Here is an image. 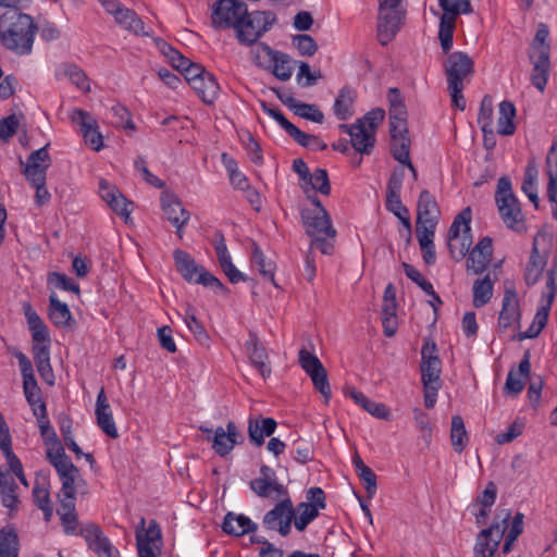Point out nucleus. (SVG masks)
<instances>
[{"mask_svg":"<svg viewBox=\"0 0 557 557\" xmlns=\"http://www.w3.org/2000/svg\"><path fill=\"white\" fill-rule=\"evenodd\" d=\"M249 485L259 497L269 498L274 493L275 498H282L273 509L264 515L262 523L265 529L287 536L290 533L295 509L292 499L287 496V488L278 482L275 471L269 466H261L260 476L251 480Z\"/></svg>","mask_w":557,"mask_h":557,"instance_id":"1","label":"nucleus"},{"mask_svg":"<svg viewBox=\"0 0 557 557\" xmlns=\"http://www.w3.org/2000/svg\"><path fill=\"white\" fill-rule=\"evenodd\" d=\"M510 519L509 510H500L492 524L478 533L473 557H504L511 552L513 543L523 532V515L517 512L509 523Z\"/></svg>","mask_w":557,"mask_h":557,"instance_id":"2","label":"nucleus"},{"mask_svg":"<svg viewBox=\"0 0 557 557\" xmlns=\"http://www.w3.org/2000/svg\"><path fill=\"white\" fill-rule=\"evenodd\" d=\"M37 30L33 17L16 9L8 10L0 16V42L15 54L27 55L32 52Z\"/></svg>","mask_w":557,"mask_h":557,"instance_id":"3","label":"nucleus"},{"mask_svg":"<svg viewBox=\"0 0 557 557\" xmlns=\"http://www.w3.org/2000/svg\"><path fill=\"white\" fill-rule=\"evenodd\" d=\"M23 312L27 320L28 329L33 337V354L37 371L41 379L52 385L54 374L50 364L49 345L50 335L47 325L34 310L29 302L23 304Z\"/></svg>","mask_w":557,"mask_h":557,"instance_id":"4","label":"nucleus"},{"mask_svg":"<svg viewBox=\"0 0 557 557\" xmlns=\"http://www.w3.org/2000/svg\"><path fill=\"white\" fill-rule=\"evenodd\" d=\"M443 70L447 81V90L451 97L454 107L463 111L466 99L462 95L465 82H468L474 73V61L463 51L449 53L443 62Z\"/></svg>","mask_w":557,"mask_h":557,"instance_id":"5","label":"nucleus"},{"mask_svg":"<svg viewBox=\"0 0 557 557\" xmlns=\"http://www.w3.org/2000/svg\"><path fill=\"white\" fill-rule=\"evenodd\" d=\"M300 215L305 232L311 237L310 249L315 247L322 253L331 255L336 230L333 227L329 212L326 210H320L319 212L301 211Z\"/></svg>","mask_w":557,"mask_h":557,"instance_id":"6","label":"nucleus"},{"mask_svg":"<svg viewBox=\"0 0 557 557\" xmlns=\"http://www.w3.org/2000/svg\"><path fill=\"white\" fill-rule=\"evenodd\" d=\"M549 30L546 24H540L531 44L529 59L533 65L531 73L532 85L541 92L544 91L550 72V46L547 42Z\"/></svg>","mask_w":557,"mask_h":557,"instance_id":"7","label":"nucleus"},{"mask_svg":"<svg viewBox=\"0 0 557 557\" xmlns=\"http://www.w3.org/2000/svg\"><path fill=\"white\" fill-rule=\"evenodd\" d=\"M497 209L504 224L516 232L525 230L524 216L517 197L512 193L511 182L502 176L497 182L495 194Z\"/></svg>","mask_w":557,"mask_h":557,"instance_id":"8","label":"nucleus"},{"mask_svg":"<svg viewBox=\"0 0 557 557\" xmlns=\"http://www.w3.org/2000/svg\"><path fill=\"white\" fill-rule=\"evenodd\" d=\"M62 483L59 494L60 506L57 510L60 516L61 523L66 534H74L77 528V516L75 513V493L85 481L82 479L81 472L65 474L59 476Z\"/></svg>","mask_w":557,"mask_h":557,"instance_id":"9","label":"nucleus"},{"mask_svg":"<svg viewBox=\"0 0 557 557\" xmlns=\"http://www.w3.org/2000/svg\"><path fill=\"white\" fill-rule=\"evenodd\" d=\"M377 39L382 46H386L400 29L406 9L404 0H377Z\"/></svg>","mask_w":557,"mask_h":557,"instance_id":"10","label":"nucleus"},{"mask_svg":"<svg viewBox=\"0 0 557 557\" xmlns=\"http://www.w3.org/2000/svg\"><path fill=\"white\" fill-rule=\"evenodd\" d=\"M276 22V15L272 11H247V14L240 20L235 29L236 38L242 45L251 46L270 30Z\"/></svg>","mask_w":557,"mask_h":557,"instance_id":"11","label":"nucleus"},{"mask_svg":"<svg viewBox=\"0 0 557 557\" xmlns=\"http://www.w3.org/2000/svg\"><path fill=\"white\" fill-rule=\"evenodd\" d=\"M470 222L471 209L467 207L456 215L448 230V249L451 258L457 261L466 257L472 245Z\"/></svg>","mask_w":557,"mask_h":557,"instance_id":"12","label":"nucleus"},{"mask_svg":"<svg viewBox=\"0 0 557 557\" xmlns=\"http://www.w3.org/2000/svg\"><path fill=\"white\" fill-rule=\"evenodd\" d=\"M40 435L47 446L46 457L55 469L59 476L79 472V469L72 462L51 425L40 429Z\"/></svg>","mask_w":557,"mask_h":557,"instance_id":"13","label":"nucleus"},{"mask_svg":"<svg viewBox=\"0 0 557 557\" xmlns=\"http://www.w3.org/2000/svg\"><path fill=\"white\" fill-rule=\"evenodd\" d=\"M159 47L172 66L184 74L185 79L190 84L193 89H199L202 85V75H207L208 72H206L200 64L193 63L169 44L162 42Z\"/></svg>","mask_w":557,"mask_h":557,"instance_id":"14","label":"nucleus"},{"mask_svg":"<svg viewBox=\"0 0 557 557\" xmlns=\"http://www.w3.org/2000/svg\"><path fill=\"white\" fill-rule=\"evenodd\" d=\"M247 4L240 0H218L211 15L216 28L236 29L240 20L247 14Z\"/></svg>","mask_w":557,"mask_h":557,"instance_id":"15","label":"nucleus"},{"mask_svg":"<svg viewBox=\"0 0 557 557\" xmlns=\"http://www.w3.org/2000/svg\"><path fill=\"white\" fill-rule=\"evenodd\" d=\"M552 244V238L543 234H537L533 240L531 256L524 272V280L528 285L535 284L547 262V248Z\"/></svg>","mask_w":557,"mask_h":557,"instance_id":"16","label":"nucleus"},{"mask_svg":"<svg viewBox=\"0 0 557 557\" xmlns=\"http://www.w3.org/2000/svg\"><path fill=\"white\" fill-rule=\"evenodd\" d=\"M521 311L519 297L513 282L505 281L502 310L498 317V327L502 331L515 327L520 323Z\"/></svg>","mask_w":557,"mask_h":557,"instance_id":"17","label":"nucleus"},{"mask_svg":"<svg viewBox=\"0 0 557 557\" xmlns=\"http://www.w3.org/2000/svg\"><path fill=\"white\" fill-rule=\"evenodd\" d=\"M48 146L49 144L33 151L27 157L26 162L20 158L22 173L25 175L28 183H42V181H46L47 170L51 165V158L48 152Z\"/></svg>","mask_w":557,"mask_h":557,"instance_id":"18","label":"nucleus"},{"mask_svg":"<svg viewBox=\"0 0 557 557\" xmlns=\"http://www.w3.org/2000/svg\"><path fill=\"white\" fill-rule=\"evenodd\" d=\"M441 360L434 341L428 338L421 348V376L422 383H440Z\"/></svg>","mask_w":557,"mask_h":557,"instance_id":"19","label":"nucleus"},{"mask_svg":"<svg viewBox=\"0 0 557 557\" xmlns=\"http://www.w3.org/2000/svg\"><path fill=\"white\" fill-rule=\"evenodd\" d=\"M88 546L95 550L99 557H120L119 550L104 536L100 528L96 524H88L81 530Z\"/></svg>","mask_w":557,"mask_h":557,"instance_id":"20","label":"nucleus"},{"mask_svg":"<svg viewBox=\"0 0 557 557\" xmlns=\"http://www.w3.org/2000/svg\"><path fill=\"white\" fill-rule=\"evenodd\" d=\"M261 49L268 57V70H271V73L277 79L282 82L288 81L294 71L292 58L284 52L272 49L267 44H262Z\"/></svg>","mask_w":557,"mask_h":557,"instance_id":"21","label":"nucleus"},{"mask_svg":"<svg viewBox=\"0 0 557 557\" xmlns=\"http://www.w3.org/2000/svg\"><path fill=\"white\" fill-rule=\"evenodd\" d=\"M440 216L441 210L435 197L428 189H423L417 203V224L436 227Z\"/></svg>","mask_w":557,"mask_h":557,"instance_id":"22","label":"nucleus"},{"mask_svg":"<svg viewBox=\"0 0 557 557\" xmlns=\"http://www.w3.org/2000/svg\"><path fill=\"white\" fill-rule=\"evenodd\" d=\"M468 253L467 270L473 274H482L492 259V239L483 237Z\"/></svg>","mask_w":557,"mask_h":557,"instance_id":"23","label":"nucleus"},{"mask_svg":"<svg viewBox=\"0 0 557 557\" xmlns=\"http://www.w3.org/2000/svg\"><path fill=\"white\" fill-rule=\"evenodd\" d=\"M339 129L349 134L350 143L356 152L360 154H370L375 145V137L367 132L361 123L351 125L341 124Z\"/></svg>","mask_w":557,"mask_h":557,"instance_id":"24","label":"nucleus"},{"mask_svg":"<svg viewBox=\"0 0 557 557\" xmlns=\"http://www.w3.org/2000/svg\"><path fill=\"white\" fill-rule=\"evenodd\" d=\"M100 197L108 203V206L119 215L129 216L131 210L128 209L131 202L120 193V190L110 185L107 181L99 182Z\"/></svg>","mask_w":557,"mask_h":557,"instance_id":"25","label":"nucleus"},{"mask_svg":"<svg viewBox=\"0 0 557 557\" xmlns=\"http://www.w3.org/2000/svg\"><path fill=\"white\" fill-rule=\"evenodd\" d=\"M239 433L236 424L233 421H228L226 430L219 426L214 431L212 437V449L220 456H225L234 448L237 443Z\"/></svg>","mask_w":557,"mask_h":557,"instance_id":"26","label":"nucleus"},{"mask_svg":"<svg viewBox=\"0 0 557 557\" xmlns=\"http://www.w3.org/2000/svg\"><path fill=\"white\" fill-rule=\"evenodd\" d=\"M245 348L255 368L260 372L262 377H268L271 374V368L268 364L269 357L265 348L260 345L256 333L249 332V339L245 343Z\"/></svg>","mask_w":557,"mask_h":557,"instance_id":"27","label":"nucleus"},{"mask_svg":"<svg viewBox=\"0 0 557 557\" xmlns=\"http://www.w3.org/2000/svg\"><path fill=\"white\" fill-rule=\"evenodd\" d=\"M97 423L99 428L110 437L116 438L119 436L117 429L115 426V422L112 417V412L110 410V405L108 403L104 389L101 388L96 401V410Z\"/></svg>","mask_w":557,"mask_h":557,"instance_id":"28","label":"nucleus"},{"mask_svg":"<svg viewBox=\"0 0 557 557\" xmlns=\"http://www.w3.org/2000/svg\"><path fill=\"white\" fill-rule=\"evenodd\" d=\"M222 530L234 536H242L257 530V524L245 515L227 512L222 523Z\"/></svg>","mask_w":557,"mask_h":557,"instance_id":"29","label":"nucleus"},{"mask_svg":"<svg viewBox=\"0 0 557 557\" xmlns=\"http://www.w3.org/2000/svg\"><path fill=\"white\" fill-rule=\"evenodd\" d=\"M160 203L164 219H166L171 224H177L180 218H184V213H189V211L183 207L180 198L168 190L162 191Z\"/></svg>","mask_w":557,"mask_h":557,"instance_id":"30","label":"nucleus"},{"mask_svg":"<svg viewBox=\"0 0 557 557\" xmlns=\"http://www.w3.org/2000/svg\"><path fill=\"white\" fill-rule=\"evenodd\" d=\"M16 490L14 478L9 472L0 470V499L2 505L10 510H15L20 503Z\"/></svg>","mask_w":557,"mask_h":557,"instance_id":"31","label":"nucleus"},{"mask_svg":"<svg viewBox=\"0 0 557 557\" xmlns=\"http://www.w3.org/2000/svg\"><path fill=\"white\" fill-rule=\"evenodd\" d=\"M49 319L58 327H69L74 322L69 306L57 298L53 293L49 297Z\"/></svg>","mask_w":557,"mask_h":557,"instance_id":"32","label":"nucleus"},{"mask_svg":"<svg viewBox=\"0 0 557 557\" xmlns=\"http://www.w3.org/2000/svg\"><path fill=\"white\" fill-rule=\"evenodd\" d=\"M356 99V90L349 86L343 87L334 102V113L338 120L345 121L352 116V104Z\"/></svg>","mask_w":557,"mask_h":557,"instance_id":"33","label":"nucleus"},{"mask_svg":"<svg viewBox=\"0 0 557 557\" xmlns=\"http://www.w3.org/2000/svg\"><path fill=\"white\" fill-rule=\"evenodd\" d=\"M276 421L273 418H264L259 421L250 419L248 422V434L251 442L257 446L264 443V436H271L276 429Z\"/></svg>","mask_w":557,"mask_h":557,"instance_id":"34","label":"nucleus"},{"mask_svg":"<svg viewBox=\"0 0 557 557\" xmlns=\"http://www.w3.org/2000/svg\"><path fill=\"white\" fill-rule=\"evenodd\" d=\"M515 116V104L511 101H502L498 106L497 133L505 136L512 135L516 131Z\"/></svg>","mask_w":557,"mask_h":557,"instance_id":"35","label":"nucleus"},{"mask_svg":"<svg viewBox=\"0 0 557 557\" xmlns=\"http://www.w3.org/2000/svg\"><path fill=\"white\" fill-rule=\"evenodd\" d=\"M174 259L176 268L182 276L186 281L194 283L200 272L201 265H198L189 253L181 249H176L174 251Z\"/></svg>","mask_w":557,"mask_h":557,"instance_id":"36","label":"nucleus"},{"mask_svg":"<svg viewBox=\"0 0 557 557\" xmlns=\"http://www.w3.org/2000/svg\"><path fill=\"white\" fill-rule=\"evenodd\" d=\"M391 133V153L399 163L410 159V138L407 132Z\"/></svg>","mask_w":557,"mask_h":557,"instance_id":"37","label":"nucleus"},{"mask_svg":"<svg viewBox=\"0 0 557 557\" xmlns=\"http://www.w3.org/2000/svg\"><path fill=\"white\" fill-rule=\"evenodd\" d=\"M114 20L123 28L134 33L135 35H148V33L145 32L144 22L131 9L123 7L114 16Z\"/></svg>","mask_w":557,"mask_h":557,"instance_id":"38","label":"nucleus"},{"mask_svg":"<svg viewBox=\"0 0 557 557\" xmlns=\"http://www.w3.org/2000/svg\"><path fill=\"white\" fill-rule=\"evenodd\" d=\"M354 466L356 468V472L360 480L363 482L364 490L367 492V496L372 498L376 493V474L374 471L369 468L360 458L359 455H356L352 458Z\"/></svg>","mask_w":557,"mask_h":557,"instance_id":"39","label":"nucleus"},{"mask_svg":"<svg viewBox=\"0 0 557 557\" xmlns=\"http://www.w3.org/2000/svg\"><path fill=\"white\" fill-rule=\"evenodd\" d=\"M493 286L494 283L490 274H486L484 277L474 281L472 292L473 306L475 308H481L491 300L493 296Z\"/></svg>","mask_w":557,"mask_h":557,"instance_id":"40","label":"nucleus"},{"mask_svg":"<svg viewBox=\"0 0 557 557\" xmlns=\"http://www.w3.org/2000/svg\"><path fill=\"white\" fill-rule=\"evenodd\" d=\"M183 319L188 330L194 334L196 341L201 346L209 347L210 336L202 323L196 318L191 307L186 308Z\"/></svg>","mask_w":557,"mask_h":557,"instance_id":"41","label":"nucleus"},{"mask_svg":"<svg viewBox=\"0 0 557 557\" xmlns=\"http://www.w3.org/2000/svg\"><path fill=\"white\" fill-rule=\"evenodd\" d=\"M450 441L455 451L458 454L465 449L469 441L461 416L457 414L451 418Z\"/></svg>","mask_w":557,"mask_h":557,"instance_id":"42","label":"nucleus"},{"mask_svg":"<svg viewBox=\"0 0 557 557\" xmlns=\"http://www.w3.org/2000/svg\"><path fill=\"white\" fill-rule=\"evenodd\" d=\"M62 73L66 76L72 84L84 92L90 91V82L86 73L78 65L74 63H64L62 65Z\"/></svg>","mask_w":557,"mask_h":557,"instance_id":"43","label":"nucleus"},{"mask_svg":"<svg viewBox=\"0 0 557 557\" xmlns=\"http://www.w3.org/2000/svg\"><path fill=\"white\" fill-rule=\"evenodd\" d=\"M456 25V18L448 16V14H442L440 21L438 39L443 52L448 53L453 47L454 29Z\"/></svg>","mask_w":557,"mask_h":557,"instance_id":"44","label":"nucleus"},{"mask_svg":"<svg viewBox=\"0 0 557 557\" xmlns=\"http://www.w3.org/2000/svg\"><path fill=\"white\" fill-rule=\"evenodd\" d=\"M493 100L492 97L486 95L483 97L480 106V111L478 115V123L481 126L482 132L487 135L494 134L493 128Z\"/></svg>","mask_w":557,"mask_h":557,"instance_id":"45","label":"nucleus"},{"mask_svg":"<svg viewBox=\"0 0 557 557\" xmlns=\"http://www.w3.org/2000/svg\"><path fill=\"white\" fill-rule=\"evenodd\" d=\"M33 498L35 505L42 510L45 515V520L48 522L50 521L53 512L52 504L50 500V493L48 487L40 485L38 482H36L34 488H33Z\"/></svg>","mask_w":557,"mask_h":557,"instance_id":"46","label":"nucleus"},{"mask_svg":"<svg viewBox=\"0 0 557 557\" xmlns=\"http://www.w3.org/2000/svg\"><path fill=\"white\" fill-rule=\"evenodd\" d=\"M252 263L257 267L259 273L264 280H268L275 284L274 281V269L275 265L272 261H268L260 247L253 244L252 248Z\"/></svg>","mask_w":557,"mask_h":557,"instance_id":"47","label":"nucleus"},{"mask_svg":"<svg viewBox=\"0 0 557 557\" xmlns=\"http://www.w3.org/2000/svg\"><path fill=\"white\" fill-rule=\"evenodd\" d=\"M288 135L300 146L314 151L324 150L327 147L326 144L323 143L318 136L307 134L300 131L296 125L293 127V131L288 133Z\"/></svg>","mask_w":557,"mask_h":557,"instance_id":"48","label":"nucleus"},{"mask_svg":"<svg viewBox=\"0 0 557 557\" xmlns=\"http://www.w3.org/2000/svg\"><path fill=\"white\" fill-rule=\"evenodd\" d=\"M297 516L294 517L295 528L298 531H304L307 525L319 516L317 506H311L309 503H300L297 506Z\"/></svg>","mask_w":557,"mask_h":557,"instance_id":"49","label":"nucleus"},{"mask_svg":"<svg viewBox=\"0 0 557 557\" xmlns=\"http://www.w3.org/2000/svg\"><path fill=\"white\" fill-rule=\"evenodd\" d=\"M18 537L12 530H0V557H17Z\"/></svg>","mask_w":557,"mask_h":557,"instance_id":"50","label":"nucleus"},{"mask_svg":"<svg viewBox=\"0 0 557 557\" xmlns=\"http://www.w3.org/2000/svg\"><path fill=\"white\" fill-rule=\"evenodd\" d=\"M201 83L202 85L200 88L194 90L199 95L203 102L212 103L216 99L220 89L216 79L212 74L208 73L207 75H202Z\"/></svg>","mask_w":557,"mask_h":557,"instance_id":"51","label":"nucleus"},{"mask_svg":"<svg viewBox=\"0 0 557 557\" xmlns=\"http://www.w3.org/2000/svg\"><path fill=\"white\" fill-rule=\"evenodd\" d=\"M386 209L397 216L403 225L410 232L411 222L409 210L403 205L400 196H386Z\"/></svg>","mask_w":557,"mask_h":557,"instance_id":"52","label":"nucleus"},{"mask_svg":"<svg viewBox=\"0 0 557 557\" xmlns=\"http://www.w3.org/2000/svg\"><path fill=\"white\" fill-rule=\"evenodd\" d=\"M549 311L546 308L540 307L535 313L534 320L531 323V325L528 327V330L523 333H520L519 339H525V338H535L539 336V334L543 331V329L546 326Z\"/></svg>","mask_w":557,"mask_h":557,"instance_id":"53","label":"nucleus"},{"mask_svg":"<svg viewBox=\"0 0 557 557\" xmlns=\"http://www.w3.org/2000/svg\"><path fill=\"white\" fill-rule=\"evenodd\" d=\"M290 110L296 115L314 123H322L324 120L323 112L315 104L296 101Z\"/></svg>","mask_w":557,"mask_h":557,"instance_id":"54","label":"nucleus"},{"mask_svg":"<svg viewBox=\"0 0 557 557\" xmlns=\"http://www.w3.org/2000/svg\"><path fill=\"white\" fill-rule=\"evenodd\" d=\"M440 7L453 18H457L459 14H468L472 12L470 0H438Z\"/></svg>","mask_w":557,"mask_h":557,"instance_id":"55","label":"nucleus"},{"mask_svg":"<svg viewBox=\"0 0 557 557\" xmlns=\"http://www.w3.org/2000/svg\"><path fill=\"white\" fill-rule=\"evenodd\" d=\"M111 124L115 127H123L127 129H135V124L132 121V114L128 109L120 103L110 109Z\"/></svg>","mask_w":557,"mask_h":557,"instance_id":"56","label":"nucleus"},{"mask_svg":"<svg viewBox=\"0 0 557 557\" xmlns=\"http://www.w3.org/2000/svg\"><path fill=\"white\" fill-rule=\"evenodd\" d=\"M307 182L308 187L310 186L312 189L321 193L322 195H330L331 184L326 170L320 168L315 169L314 172L309 175Z\"/></svg>","mask_w":557,"mask_h":557,"instance_id":"57","label":"nucleus"},{"mask_svg":"<svg viewBox=\"0 0 557 557\" xmlns=\"http://www.w3.org/2000/svg\"><path fill=\"white\" fill-rule=\"evenodd\" d=\"M407 110L405 104L389 108V132H407Z\"/></svg>","mask_w":557,"mask_h":557,"instance_id":"58","label":"nucleus"},{"mask_svg":"<svg viewBox=\"0 0 557 557\" xmlns=\"http://www.w3.org/2000/svg\"><path fill=\"white\" fill-rule=\"evenodd\" d=\"M557 293V273L547 271L545 290L541 297V307L550 310Z\"/></svg>","mask_w":557,"mask_h":557,"instance_id":"59","label":"nucleus"},{"mask_svg":"<svg viewBox=\"0 0 557 557\" xmlns=\"http://www.w3.org/2000/svg\"><path fill=\"white\" fill-rule=\"evenodd\" d=\"M385 117V111L383 109H373L368 112L363 117L356 121V123H361L364 125L367 132L372 134L375 137L376 128L381 122H383Z\"/></svg>","mask_w":557,"mask_h":557,"instance_id":"60","label":"nucleus"},{"mask_svg":"<svg viewBox=\"0 0 557 557\" xmlns=\"http://www.w3.org/2000/svg\"><path fill=\"white\" fill-rule=\"evenodd\" d=\"M293 44L301 55L311 57L318 50V45L310 35H296L293 37Z\"/></svg>","mask_w":557,"mask_h":557,"instance_id":"61","label":"nucleus"},{"mask_svg":"<svg viewBox=\"0 0 557 557\" xmlns=\"http://www.w3.org/2000/svg\"><path fill=\"white\" fill-rule=\"evenodd\" d=\"M297 83L301 87H310L315 84V82L321 78V74H313L310 71V66L306 62H299L298 73H297Z\"/></svg>","mask_w":557,"mask_h":557,"instance_id":"62","label":"nucleus"},{"mask_svg":"<svg viewBox=\"0 0 557 557\" xmlns=\"http://www.w3.org/2000/svg\"><path fill=\"white\" fill-rule=\"evenodd\" d=\"M404 175V168H398L394 170L387 183L386 196H400Z\"/></svg>","mask_w":557,"mask_h":557,"instance_id":"63","label":"nucleus"},{"mask_svg":"<svg viewBox=\"0 0 557 557\" xmlns=\"http://www.w3.org/2000/svg\"><path fill=\"white\" fill-rule=\"evenodd\" d=\"M82 134L84 136L86 144H88L91 147V149H94L95 151H99L102 148V135L98 132L96 122H94L91 126L84 129Z\"/></svg>","mask_w":557,"mask_h":557,"instance_id":"64","label":"nucleus"}]
</instances>
